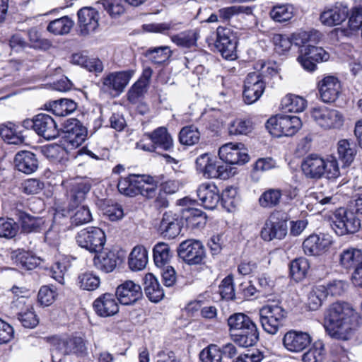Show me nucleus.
<instances>
[{
    "label": "nucleus",
    "mask_w": 362,
    "mask_h": 362,
    "mask_svg": "<svg viewBox=\"0 0 362 362\" xmlns=\"http://www.w3.org/2000/svg\"><path fill=\"white\" fill-rule=\"evenodd\" d=\"M74 63L80 64L90 72H94L95 74H100L103 71L104 66L101 60L98 58H88L80 54L73 56Z\"/></svg>",
    "instance_id": "obj_47"
},
{
    "label": "nucleus",
    "mask_w": 362,
    "mask_h": 362,
    "mask_svg": "<svg viewBox=\"0 0 362 362\" xmlns=\"http://www.w3.org/2000/svg\"><path fill=\"white\" fill-rule=\"evenodd\" d=\"M153 253L155 264L158 267H164L172 257L170 246L165 243H157L153 247Z\"/></svg>",
    "instance_id": "obj_42"
},
{
    "label": "nucleus",
    "mask_w": 362,
    "mask_h": 362,
    "mask_svg": "<svg viewBox=\"0 0 362 362\" xmlns=\"http://www.w3.org/2000/svg\"><path fill=\"white\" fill-rule=\"evenodd\" d=\"M325 351L322 342H315L303 356V362H322L325 358Z\"/></svg>",
    "instance_id": "obj_58"
},
{
    "label": "nucleus",
    "mask_w": 362,
    "mask_h": 362,
    "mask_svg": "<svg viewBox=\"0 0 362 362\" xmlns=\"http://www.w3.org/2000/svg\"><path fill=\"white\" fill-rule=\"evenodd\" d=\"M215 46L222 57L226 59L236 57L237 40L230 28L218 27L216 30Z\"/></svg>",
    "instance_id": "obj_11"
},
{
    "label": "nucleus",
    "mask_w": 362,
    "mask_h": 362,
    "mask_svg": "<svg viewBox=\"0 0 362 362\" xmlns=\"http://www.w3.org/2000/svg\"><path fill=\"white\" fill-rule=\"evenodd\" d=\"M90 189V185L86 182H78L77 180L73 182L70 191V209H74L75 207L81 206L80 205L85 200Z\"/></svg>",
    "instance_id": "obj_33"
},
{
    "label": "nucleus",
    "mask_w": 362,
    "mask_h": 362,
    "mask_svg": "<svg viewBox=\"0 0 362 362\" xmlns=\"http://www.w3.org/2000/svg\"><path fill=\"white\" fill-rule=\"evenodd\" d=\"M281 213H272L266 220L260 231V237L264 241H272L274 239L281 240L287 234L286 220L280 218Z\"/></svg>",
    "instance_id": "obj_9"
},
{
    "label": "nucleus",
    "mask_w": 362,
    "mask_h": 362,
    "mask_svg": "<svg viewBox=\"0 0 362 362\" xmlns=\"http://www.w3.org/2000/svg\"><path fill=\"white\" fill-rule=\"evenodd\" d=\"M310 267L309 262L305 258H297L290 264V272L292 278L296 281L303 279Z\"/></svg>",
    "instance_id": "obj_54"
},
{
    "label": "nucleus",
    "mask_w": 362,
    "mask_h": 362,
    "mask_svg": "<svg viewBox=\"0 0 362 362\" xmlns=\"http://www.w3.org/2000/svg\"><path fill=\"white\" fill-rule=\"evenodd\" d=\"M74 24L70 18L64 16L51 21L47 29L54 35H64L70 32Z\"/></svg>",
    "instance_id": "obj_49"
},
{
    "label": "nucleus",
    "mask_w": 362,
    "mask_h": 362,
    "mask_svg": "<svg viewBox=\"0 0 362 362\" xmlns=\"http://www.w3.org/2000/svg\"><path fill=\"white\" fill-rule=\"evenodd\" d=\"M80 32L86 35L93 31L98 26V12L93 8L84 7L78 11Z\"/></svg>",
    "instance_id": "obj_22"
},
{
    "label": "nucleus",
    "mask_w": 362,
    "mask_h": 362,
    "mask_svg": "<svg viewBox=\"0 0 362 362\" xmlns=\"http://www.w3.org/2000/svg\"><path fill=\"white\" fill-rule=\"evenodd\" d=\"M293 8L290 5H276L270 11L271 18L277 22H285L292 18Z\"/></svg>",
    "instance_id": "obj_57"
},
{
    "label": "nucleus",
    "mask_w": 362,
    "mask_h": 362,
    "mask_svg": "<svg viewBox=\"0 0 362 362\" xmlns=\"http://www.w3.org/2000/svg\"><path fill=\"white\" fill-rule=\"evenodd\" d=\"M115 296L112 293H106L93 302V308L98 315L107 317L113 316L119 311V305Z\"/></svg>",
    "instance_id": "obj_20"
},
{
    "label": "nucleus",
    "mask_w": 362,
    "mask_h": 362,
    "mask_svg": "<svg viewBox=\"0 0 362 362\" xmlns=\"http://www.w3.org/2000/svg\"><path fill=\"white\" fill-rule=\"evenodd\" d=\"M46 109L59 117H65L74 112L77 105L75 101L70 99H60L45 104Z\"/></svg>",
    "instance_id": "obj_31"
},
{
    "label": "nucleus",
    "mask_w": 362,
    "mask_h": 362,
    "mask_svg": "<svg viewBox=\"0 0 362 362\" xmlns=\"http://www.w3.org/2000/svg\"><path fill=\"white\" fill-rule=\"evenodd\" d=\"M259 333L256 324L231 334L232 340L242 347L254 346L259 340Z\"/></svg>",
    "instance_id": "obj_24"
},
{
    "label": "nucleus",
    "mask_w": 362,
    "mask_h": 362,
    "mask_svg": "<svg viewBox=\"0 0 362 362\" xmlns=\"http://www.w3.org/2000/svg\"><path fill=\"white\" fill-rule=\"evenodd\" d=\"M300 49L305 56H308L315 63L327 62L329 59V54L320 47L308 45L303 46Z\"/></svg>",
    "instance_id": "obj_60"
},
{
    "label": "nucleus",
    "mask_w": 362,
    "mask_h": 362,
    "mask_svg": "<svg viewBox=\"0 0 362 362\" xmlns=\"http://www.w3.org/2000/svg\"><path fill=\"white\" fill-rule=\"evenodd\" d=\"M151 141L155 144L156 148H160L164 151H170L173 147V139L168 133L167 128L160 127L152 132L146 134Z\"/></svg>",
    "instance_id": "obj_28"
},
{
    "label": "nucleus",
    "mask_w": 362,
    "mask_h": 362,
    "mask_svg": "<svg viewBox=\"0 0 362 362\" xmlns=\"http://www.w3.org/2000/svg\"><path fill=\"white\" fill-rule=\"evenodd\" d=\"M356 145L348 139H341L337 143L339 159L346 165H349L356 155Z\"/></svg>",
    "instance_id": "obj_37"
},
{
    "label": "nucleus",
    "mask_w": 362,
    "mask_h": 362,
    "mask_svg": "<svg viewBox=\"0 0 362 362\" xmlns=\"http://www.w3.org/2000/svg\"><path fill=\"white\" fill-rule=\"evenodd\" d=\"M361 262L362 251L357 248L349 247L344 249L339 255V264L346 269L357 267Z\"/></svg>",
    "instance_id": "obj_36"
},
{
    "label": "nucleus",
    "mask_w": 362,
    "mask_h": 362,
    "mask_svg": "<svg viewBox=\"0 0 362 362\" xmlns=\"http://www.w3.org/2000/svg\"><path fill=\"white\" fill-rule=\"evenodd\" d=\"M144 289L146 296L152 302L157 303L164 296V292L157 279L151 273L145 275Z\"/></svg>",
    "instance_id": "obj_29"
},
{
    "label": "nucleus",
    "mask_w": 362,
    "mask_h": 362,
    "mask_svg": "<svg viewBox=\"0 0 362 362\" xmlns=\"http://www.w3.org/2000/svg\"><path fill=\"white\" fill-rule=\"evenodd\" d=\"M281 108L285 112H301L307 107V101L303 97L288 94L281 100Z\"/></svg>",
    "instance_id": "obj_40"
},
{
    "label": "nucleus",
    "mask_w": 362,
    "mask_h": 362,
    "mask_svg": "<svg viewBox=\"0 0 362 362\" xmlns=\"http://www.w3.org/2000/svg\"><path fill=\"white\" fill-rule=\"evenodd\" d=\"M237 190L233 187H227L220 195V202L223 206L230 211L237 204Z\"/></svg>",
    "instance_id": "obj_64"
},
{
    "label": "nucleus",
    "mask_w": 362,
    "mask_h": 362,
    "mask_svg": "<svg viewBox=\"0 0 362 362\" xmlns=\"http://www.w3.org/2000/svg\"><path fill=\"white\" fill-rule=\"evenodd\" d=\"M310 117L315 124L323 130L339 129L344 123V115L339 110L324 105L312 108Z\"/></svg>",
    "instance_id": "obj_3"
},
{
    "label": "nucleus",
    "mask_w": 362,
    "mask_h": 362,
    "mask_svg": "<svg viewBox=\"0 0 362 362\" xmlns=\"http://www.w3.org/2000/svg\"><path fill=\"white\" fill-rule=\"evenodd\" d=\"M201 134L198 128L194 125L184 127L179 134L180 142L186 146H192L197 144L200 139Z\"/></svg>",
    "instance_id": "obj_50"
},
{
    "label": "nucleus",
    "mask_w": 362,
    "mask_h": 362,
    "mask_svg": "<svg viewBox=\"0 0 362 362\" xmlns=\"http://www.w3.org/2000/svg\"><path fill=\"white\" fill-rule=\"evenodd\" d=\"M330 226L338 235L354 233L361 227V221L356 214L344 208H339L334 213Z\"/></svg>",
    "instance_id": "obj_6"
},
{
    "label": "nucleus",
    "mask_w": 362,
    "mask_h": 362,
    "mask_svg": "<svg viewBox=\"0 0 362 362\" xmlns=\"http://www.w3.org/2000/svg\"><path fill=\"white\" fill-rule=\"evenodd\" d=\"M159 229L165 238L169 239L175 238L181 231L178 216L171 211L165 212L163 216Z\"/></svg>",
    "instance_id": "obj_23"
},
{
    "label": "nucleus",
    "mask_w": 362,
    "mask_h": 362,
    "mask_svg": "<svg viewBox=\"0 0 362 362\" xmlns=\"http://www.w3.org/2000/svg\"><path fill=\"white\" fill-rule=\"evenodd\" d=\"M197 194L205 209H214L220 202L219 190L212 182L200 185L197 190Z\"/></svg>",
    "instance_id": "obj_21"
},
{
    "label": "nucleus",
    "mask_w": 362,
    "mask_h": 362,
    "mask_svg": "<svg viewBox=\"0 0 362 362\" xmlns=\"http://www.w3.org/2000/svg\"><path fill=\"white\" fill-rule=\"evenodd\" d=\"M348 8L343 6H335L325 10L320 15L321 23L327 26H334L340 24L347 17Z\"/></svg>",
    "instance_id": "obj_27"
},
{
    "label": "nucleus",
    "mask_w": 362,
    "mask_h": 362,
    "mask_svg": "<svg viewBox=\"0 0 362 362\" xmlns=\"http://www.w3.org/2000/svg\"><path fill=\"white\" fill-rule=\"evenodd\" d=\"M265 81L258 73L247 74L244 81L243 100L247 104H252L257 101L265 90Z\"/></svg>",
    "instance_id": "obj_14"
},
{
    "label": "nucleus",
    "mask_w": 362,
    "mask_h": 362,
    "mask_svg": "<svg viewBox=\"0 0 362 362\" xmlns=\"http://www.w3.org/2000/svg\"><path fill=\"white\" fill-rule=\"evenodd\" d=\"M128 263L133 271L144 269L148 263L147 250L142 245L135 246L129 255Z\"/></svg>",
    "instance_id": "obj_35"
},
{
    "label": "nucleus",
    "mask_w": 362,
    "mask_h": 362,
    "mask_svg": "<svg viewBox=\"0 0 362 362\" xmlns=\"http://www.w3.org/2000/svg\"><path fill=\"white\" fill-rule=\"evenodd\" d=\"M14 163L17 170L25 174H31L38 168V160L36 156L28 151L17 153Z\"/></svg>",
    "instance_id": "obj_25"
},
{
    "label": "nucleus",
    "mask_w": 362,
    "mask_h": 362,
    "mask_svg": "<svg viewBox=\"0 0 362 362\" xmlns=\"http://www.w3.org/2000/svg\"><path fill=\"white\" fill-rule=\"evenodd\" d=\"M75 127L71 129L69 133L68 141L72 147L77 148L81 146L86 140L87 130L82 126L79 121L75 120Z\"/></svg>",
    "instance_id": "obj_55"
},
{
    "label": "nucleus",
    "mask_w": 362,
    "mask_h": 362,
    "mask_svg": "<svg viewBox=\"0 0 362 362\" xmlns=\"http://www.w3.org/2000/svg\"><path fill=\"white\" fill-rule=\"evenodd\" d=\"M326 298L325 286H317L314 287L308 296V306L311 310H317Z\"/></svg>",
    "instance_id": "obj_53"
},
{
    "label": "nucleus",
    "mask_w": 362,
    "mask_h": 362,
    "mask_svg": "<svg viewBox=\"0 0 362 362\" xmlns=\"http://www.w3.org/2000/svg\"><path fill=\"white\" fill-rule=\"evenodd\" d=\"M178 255L189 265L202 264L205 258V250L199 240H187L182 242L178 247Z\"/></svg>",
    "instance_id": "obj_12"
},
{
    "label": "nucleus",
    "mask_w": 362,
    "mask_h": 362,
    "mask_svg": "<svg viewBox=\"0 0 362 362\" xmlns=\"http://www.w3.org/2000/svg\"><path fill=\"white\" fill-rule=\"evenodd\" d=\"M197 170L206 178H216L217 165L214 163L210 155L204 153L199 156L196 160Z\"/></svg>",
    "instance_id": "obj_38"
},
{
    "label": "nucleus",
    "mask_w": 362,
    "mask_h": 362,
    "mask_svg": "<svg viewBox=\"0 0 362 362\" xmlns=\"http://www.w3.org/2000/svg\"><path fill=\"white\" fill-rule=\"evenodd\" d=\"M23 126L26 129H33L39 136L47 140L56 139L59 136V129L55 121L47 114H38L32 119H25Z\"/></svg>",
    "instance_id": "obj_8"
},
{
    "label": "nucleus",
    "mask_w": 362,
    "mask_h": 362,
    "mask_svg": "<svg viewBox=\"0 0 362 362\" xmlns=\"http://www.w3.org/2000/svg\"><path fill=\"white\" fill-rule=\"evenodd\" d=\"M358 325L359 316L348 303H333L326 311L325 328L332 338L349 340Z\"/></svg>",
    "instance_id": "obj_1"
},
{
    "label": "nucleus",
    "mask_w": 362,
    "mask_h": 362,
    "mask_svg": "<svg viewBox=\"0 0 362 362\" xmlns=\"http://www.w3.org/2000/svg\"><path fill=\"white\" fill-rule=\"evenodd\" d=\"M236 354L237 349L231 343L222 346L209 344L199 353V362H222L224 358H232Z\"/></svg>",
    "instance_id": "obj_13"
},
{
    "label": "nucleus",
    "mask_w": 362,
    "mask_h": 362,
    "mask_svg": "<svg viewBox=\"0 0 362 362\" xmlns=\"http://www.w3.org/2000/svg\"><path fill=\"white\" fill-rule=\"evenodd\" d=\"M17 312L18 319L25 328H34L39 323V320L33 310L31 303H28L23 308L14 309Z\"/></svg>",
    "instance_id": "obj_39"
},
{
    "label": "nucleus",
    "mask_w": 362,
    "mask_h": 362,
    "mask_svg": "<svg viewBox=\"0 0 362 362\" xmlns=\"http://www.w3.org/2000/svg\"><path fill=\"white\" fill-rule=\"evenodd\" d=\"M282 192L279 189H269L259 197V204L266 209H271L280 203Z\"/></svg>",
    "instance_id": "obj_48"
},
{
    "label": "nucleus",
    "mask_w": 362,
    "mask_h": 362,
    "mask_svg": "<svg viewBox=\"0 0 362 362\" xmlns=\"http://www.w3.org/2000/svg\"><path fill=\"white\" fill-rule=\"evenodd\" d=\"M198 37L196 30H188L171 36V40L179 47L189 48L196 45Z\"/></svg>",
    "instance_id": "obj_44"
},
{
    "label": "nucleus",
    "mask_w": 362,
    "mask_h": 362,
    "mask_svg": "<svg viewBox=\"0 0 362 362\" xmlns=\"http://www.w3.org/2000/svg\"><path fill=\"white\" fill-rule=\"evenodd\" d=\"M78 246L90 252L98 253L105 245V232L98 227H88L81 230L76 236Z\"/></svg>",
    "instance_id": "obj_7"
},
{
    "label": "nucleus",
    "mask_w": 362,
    "mask_h": 362,
    "mask_svg": "<svg viewBox=\"0 0 362 362\" xmlns=\"http://www.w3.org/2000/svg\"><path fill=\"white\" fill-rule=\"evenodd\" d=\"M141 175H130L126 177H121L117 184V188L121 194L129 197L139 194V184Z\"/></svg>",
    "instance_id": "obj_30"
},
{
    "label": "nucleus",
    "mask_w": 362,
    "mask_h": 362,
    "mask_svg": "<svg viewBox=\"0 0 362 362\" xmlns=\"http://www.w3.org/2000/svg\"><path fill=\"white\" fill-rule=\"evenodd\" d=\"M74 209H76V211L71 216V225L74 226H79L91 221L92 215L87 206L82 205L81 206L75 207Z\"/></svg>",
    "instance_id": "obj_59"
},
{
    "label": "nucleus",
    "mask_w": 362,
    "mask_h": 362,
    "mask_svg": "<svg viewBox=\"0 0 362 362\" xmlns=\"http://www.w3.org/2000/svg\"><path fill=\"white\" fill-rule=\"evenodd\" d=\"M100 283V278L92 272H81L77 278V285L83 290L94 291Z\"/></svg>",
    "instance_id": "obj_51"
},
{
    "label": "nucleus",
    "mask_w": 362,
    "mask_h": 362,
    "mask_svg": "<svg viewBox=\"0 0 362 362\" xmlns=\"http://www.w3.org/2000/svg\"><path fill=\"white\" fill-rule=\"evenodd\" d=\"M22 230L25 233L39 232L42 229L45 221L42 218L33 216L26 213L20 215Z\"/></svg>",
    "instance_id": "obj_45"
},
{
    "label": "nucleus",
    "mask_w": 362,
    "mask_h": 362,
    "mask_svg": "<svg viewBox=\"0 0 362 362\" xmlns=\"http://www.w3.org/2000/svg\"><path fill=\"white\" fill-rule=\"evenodd\" d=\"M243 147L242 144H226L219 148V158L228 164H245L249 160V156Z\"/></svg>",
    "instance_id": "obj_15"
},
{
    "label": "nucleus",
    "mask_w": 362,
    "mask_h": 362,
    "mask_svg": "<svg viewBox=\"0 0 362 362\" xmlns=\"http://www.w3.org/2000/svg\"><path fill=\"white\" fill-rule=\"evenodd\" d=\"M134 74V71L131 69L110 72L102 78L101 88L105 92L118 95L124 90Z\"/></svg>",
    "instance_id": "obj_10"
},
{
    "label": "nucleus",
    "mask_w": 362,
    "mask_h": 362,
    "mask_svg": "<svg viewBox=\"0 0 362 362\" xmlns=\"http://www.w3.org/2000/svg\"><path fill=\"white\" fill-rule=\"evenodd\" d=\"M104 9L112 18H117L125 11L124 0H103Z\"/></svg>",
    "instance_id": "obj_61"
},
{
    "label": "nucleus",
    "mask_w": 362,
    "mask_h": 362,
    "mask_svg": "<svg viewBox=\"0 0 362 362\" xmlns=\"http://www.w3.org/2000/svg\"><path fill=\"white\" fill-rule=\"evenodd\" d=\"M0 136L10 144L18 145L24 143L25 137L18 130V126L12 122L3 124L0 127Z\"/></svg>",
    "instance_id": "obj_34"
},
{
    "label": "nucleus",
    "mask_w": 362,
    "mask_h": 362,
    "mask_svg": "<svg viewBox=\"0 0 362 362\" xmlns=\"http://www.w3.org/2000/svg\"><path fill=\"white\" fill-rule=\"evenodd\" d=\"M148 86L141 81H136L129 88L127 93L128 100L132 103H136L148 90Z\"/></svg>",
    "instance_id": "obj_63"
},
{
    "label": "nucleus",
    "mask_w": 362,
    "mask_h": 362,
    "mask_svg": "<svg viewBox=\"0 0 362 362\" xmlns=\"http://www.w3.org/2000/svg\"><path fill=\"white\" fill-rule=\"evenodd\" d=\"M184 218L188 227L192 228H203L206 223V214L198 209H188Z\"/></svg>",
    "instance_id": "obj_46"
},
{
    "label": "nucleus",
    "mask_w": 362,
    "mask_h": 362,
    "mask_svg": "<svg viewBox=\"0 0 362 362\" xmlns=\"http://www.w3.org/2000/svg\"><path fill=\"white\" fill-rule=\"evenodd\" d=\"M145 57L155 64H161L166 62L171 56V51L168 46H160L148 49Z\"/></svg>",
    "instance_id": "obj_52"
},
{
    "label": "nucleus",
    "mask_w": 362,
    "mask_h": 362,
    "mask_svg": "<svg viewBox=\"0 0 362 362\" xmlns=\"http://www.w3.org/2000/svg\"><path fill=\"white\" fill-rule=\"evenodd\" d=\"M284 348L293 353L300 352L311 343V337L307 332L296 330L287 332L282 339Z\"/></svg>",
    "instance_id": "obj_17"
},
{
    "label": "nucleus",
    "mask_w": 362,
    "mask_h": 362,
    "mask_svg": "<svg viewBox=\"0 0 362 362\" xmlns=\"http://www.w3.org/2000/svg\"><path fill=\"white\" fill-rule=\"evenodd\" d=\"M52 346V354L58 353L62 356L75 355L78 357H84L88 355L86 341L81 337H54ZM54 357V356L52 355L53 358Z\"/></svg>",
    "instance_id": "obj_5"
},
{
    "label": "nucleus",
    "mask_w": 362,
    "mask_h": 362,
    "mask_svg": "<svg viewBox=\"0 0 362 362\" xmlns=\"http://www.w3.org/2000/svg\"><path fill=\"white\" fill-rule=\"evenodd\" d=\"M252 123L250 120L238 118L230 123L228 132L230 135L247 134L252 131Z\"/></svg>",
    "instance_id": "obj_62"
},
{
    "label": "nucleus",
    "mask_w": 362,
    "mask_h": 362,
    "mask_svg": "<svg viewBox=\"0 0 362 362\" xmlns=\"http://www.w3.org/2000/svg\"><path fill=\"white\" fill-rule=\"evenodd\" d=\"M318 89L322 101L330 103L339 98L341 92V85L337 77L327 76L319 81Z\"/></svg>",
    "instance_id": "obj_16"
},
{
    "label": "nucleus",
    "mask_w": 362,
    "mask_h": 362,
    "mask_svg": "<svg viewBox=\"0 0 362 362\" xmlns=\"http://www.w3.org/2000/svg\"><path fill=\"white\" fill-rule=\"evenodd\" d=\"M301 168L304 175L311 179H320L323 176L334 179L340 174L338 162L333 156L324 158L316 154H310L303 159Z\"/></svg>",
    "instance_id": "obj_2"
},
{
    "label": "nucleus",
    "mask_w": 362,
    "mask_h": 362,
    "mask_svg": "<svg viewBox=\"0 0 362 362\" xmlns=\"http://www.w3.org/2000/svg\"><path fill=\"white\" fill-rule=\"evenodd\" d=\"M255 324L248 315L242 313H234L228 319L230 335Z\"/></svg>",
    "instance_id": "obj_41"
},
{
    "label": "nucleus",
    "mask_w": 362,
    "mask_h": 362,
    "mask_svg": "<svg viewBox=\"0 0 362 362\" xmlns=\"http://www.w3.org/2000/svg\"><path fill=\"white\" fill-rule=\"evenodd\" d=\"M116 296L120 303L131 305L141 297V288L139 284L128 280L117 286Z\"/></svg>",
    "instance_id": "obj_19"
},
{
    "label": "nucleus",
    "mask_w": 362,
    "mask_h": 362,
    "mask_svg": "<svg viewBox=\"0 0 362 362\" xmlns=\"http://www.w3.org/2000/svg\"><path fill=\"white\" fill-rule=\"evenodd\" d=\"M119 257L115 251L107 249L99 252L93 259L94 265L98 269L109 273L112 272L117 264Z\"/></svg>",
    "instance_id": "obj_26"
},
{
    "label": "nucleus",
    "mask_w": 362,
    "mask_h": 362,
    "mask_svg": "<svg viewBox=\"0 0 362 362\" xmlns=\"http://www.w3.org/2000/svg\"><path fill=\"white\" fill-rule=\"evenodd\" d=\"M302 127L300 119L297 116L277 115L270 117L266 124L269 132L275 137L291 136Z\"/></svg>",
    "instance_id": "obj_4"
},
{
    "label": "nucleus",
    "mask_w": 362,
    "mask_h": 362,
    "mask_svg": "<svg viewBox=\"0 0 362 362\" xmlns=\"http://www.w3.org/2000/svg\"><path fill=\"white\" fill-rule=\"evenodd\" d=\"M332 243V238L327 234H313L303 241V248L306 255H319L325 252Z\"/></svg>",
    "instance_id": "obj_18"
},
{
    "label": "nucleus",
    "mask_w": 362,
    "mask_h": 362,
    "mask_svg": "<svg viewBox=\"0 0 362 362\" xmlns=\"http://www.w3.org/2000/svg\"><path fill=\"white\" fill-rule=\"evenodd\" d=\"M11 258L16 265L28 270L35 268L40 262V257L30 252L17 250L12 253Z\"/></svg>",
    "instance_id": "obj_32"
},
{
    "label": "nucleus",
    "mask_w": 362,
    "mask_h": 362,
    "mask_svg": "<svg viewBox=\"0 0 362 362\" xmlns=\"http://www.w3.org/2000/svg\"><path fill=\"white\" fill-rule=\"evenodd\" d=\"M141 184H139V194L148 198L152 199L156 197L157 195L158 188L157 185L154 182L153 178L142 175L141 180H139Z\"/></svg>",
    "instance_id": "obj_56"
},
{
    "label": "nucleus",
    "mask_w": 362,
    "mask_h": 362,
    "mask_svg": "<svg viewBox=\"0 0 362 362\" xmlns=\"http://www.w3.org/2000/svg\"><path fill=\"white\" fill-rule=\"evenodd\" d=\"M259 315L285 321L287 312L281 305L279 302H268L259 309Z\"/></svg>",
    "instance_id": "obj_43"
}]
</instances>
